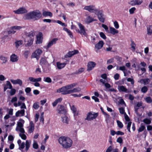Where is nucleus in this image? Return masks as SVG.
<instances>
[{
  "instance_id": "9",
  "label": "nucleus",
  "mask_w": 152,
  "mask_h": 152,
  "mask_svg": "<svg viewBox=\"0 0 152 152\" xmlns=\"http://www.w3.org/2000/svg\"><path fill=\"white\" fill-rule=\"evenodd\" d=\"M22 27L20 26H15L10 27V30L8 31L9 34H14L16 32V30H19L22 28Z\"/></svg>"
},
{
  "instance_id": "5",
  "label": "nucleus",
  "mask_w": 152,
  "mask_h": 152,
  "mask_svg": "<svg viewBox=\"0 0 152 152\" xmlns=\"http://www.w3.org/2000/svg\"><path fill=\"white\" fill-rule=\"evenodd\" d=\"M77 23L80 29L79 30L78 29H76V32L79 33L81 35H83L84 36H86V31L84 26L80 23L77 22Z\"/></svg>"
},
{
  "instance_id": "40",
  "label": "nucleus",
  "mask_w": 152,
  "mask_h": 152,
  "mask_svg": "<svg viewBox=\"0 0 152 152\" xmlns=\"http://www.w3.org/2000/svg\"><path fill=\"white\" fill-rule=\"evenodd\" d=\"M143 122L146 124H149L151 123V120L150 118H145L143 120Z\"/></svg>"
},
{
  "instance_id": "31",
  "label": "nucleus",
  "mask_w": 152,
  "mask_h": 152,
  "mask_svg": "<svg viewBox=\"0 0 152 152\" xmlns=\"http://www.w3.org/2000/svg\"><path fill=\"white\" fill-rule=\"evenodd\" d=\"M143 103L142 102H138L136 105L134 106V110L135 113H137V110L139 107L142 105Z\"/></svg>"
},
{
  "instance_id": "22",
  "label": "nucleus",
  "mask_w": 152,
  "mask_h": 152,
  "mask_svg": "<svg viewBox=\"0 0 152 152\" xmlns=\"http://www.w3.org/2000/svg\"><path fill=\"white\" fill-rule=\"evenodd\" d=\"M28 132L29 133H31L33 132L34 129V125L32 121L30 122V126L28 127Z\"/></svg>"
},
{
  "instance_id": "55",
  "label": "nucleus",
  "mask_w": 152,
  "mask_h": 152,
  "mask_svg": "<svg viewBox=\"0 0 152 152\" xmlns=\"http://www.w3.org/2000/svg\"><path fill=\"white\" fill-rule=\"evenodd\" d=\"M117 123L118 126L120 128H122L123 126L122 123L119 120L117 121Z\"/></svg>"
},
{
  "instance_id": "7",
  "label": "nucleus",
  "mask_w": 152,
  "mask_h": 152,
  "mask_svg": "<svg viewBox=\"0 0 152 152\" xmlns=\"http://www.w3.org/2000/svg\"><path fill=\"white\" fill-rule=\"evenodd\" d=\"M56 110L58 113L60 115L63 114L65 115L67 113V111L64 107L62 105H58Z\"/></svg>"
},
{
  "instance_id": "30",
  "label": "nucleus",
  "mask_w": 152,
  "mask_h": 152,
  "mask_svg": "<svg viewBox=\"0 0 152 152\" xmlns=\"http://www.w3.org/2000/svg\"><path fill=\"white\" fill-rule=\"evenodd\" d=\"M31 144V140H26L25 142V150L27 151L29 149Z\"/></svg>"
},
{
  "instance_id": "2",
  "label": "nucleus",
  "mask_w": 152,
  "mask_h": 152,
  "mask_svg": "<svg viewBox=\"0 0 152 152\" xmlns=\"http://www.w3.org/2000/svg\"><path fill=\"white\" fill-rule=\"evenodd\" d=\"M77 83H73L63 87L57 90L58 93H61L62 94L65 95L71 94V90L73 88L76 86Z\"/></svg>"
},
{
  "instance_id": "29",
  "label": "nucleus",
  "mask_w": 152,
  "mask_h": 152,
  "mask_svg": "<svg viewBox=\"0 0 152 152\" xmlns=\"http://www.w3.org/2000/svg\"><path fill=\"white\" fill-rule=\"evenodd\" d=\"M23 18L25 20L33 19L32 12H31L24 15Z\"/></svg>"
},
{
  "instance_id": "37",
  "label": "nucleus",
  "mask_w": 152,
  "mask_h": 152,
  "mask_svg": "<svg viewBox=\"0 0 152 152\" xmlns=\"http://www.w3.org/2000/svg\"><path fill=\"white\" fill-rule=\"evenodd\" d=\"M63 30L68 33L71 38H72L73 37L72 33L69 29H68L67 28H63Z\"/></svg>"
},
{
  "instance_id": "6",
  "label": "nucleus",
  "mask_w": 152,
  "mask_h": 152,
  "mask_svg": "<svg viewBox=\"0 0 152 152\" xmlns=\"http://www.w3.org/2000/svg\"><path fill=\"white\" fill-rule=\"evenodd\" d=\"M98 116V113L93 112H89L87 114L85 119L89 121L95 119Z\"/></svg>"
},
{
  "instance_id": "60",
  "label": "nucleus",
  "mask_w": 152,
  "mask_h": 152,
  "mask_svg": "<svg viewBox=\"0 0 152 152\" xmlns=\"http://www.w3.org/2000/svg\"><path fill=\"white\" fill-rule=\"evenodd\" d=\"M119 112L121 114H124V113H125V112L124 109L123 107H120L119 108Z\"/></svg>"
},
{
  "instance_id": "44",
  "label": "nucleus",
  "mask_w": 152,
  "mask_h": 152,
  "mask_svg": "<svg viewBox=\"0 0 152 152\" xmlns=\"http://www.w3.org/2000/svg\"><path fill=\"white\" fill-rule=\"evenodd\" d=\"M125 124H127V129L128 130V131L129 132H130L131 131L130 130V128L132 124V122L131 121H129V122H126L125 123Z\"/></svg>"
},
{
  "instance_id": "38",
  "label": "nucleus",
  "mask_w": 152,
  "mask_h": 152,
  "mask_svg": "<svg viewBox=\"0 0 152 152\" xmlns=\"http://www.w3.org/2000/svg\"><path fill=\"white\" fill-rule=\"evenodd\" d=\"M81 88L79 87L75 88L72 89H71V94L73 93H75L79 92L81 91Z\"/></svg>"
},
{
  "instance_id": "43",
  "label": "nucleus",
  "mask_w": 152,
  "mask_h": 152,
  "mask_svg": "<svg viewBox=\"0 0 152 152\" xmlns=\"http://www.w3.org/2000/svg\"><path fill=\"white\" fill-rule=\"evenodd\" d=\"M116 70H120L124 72L126 70V69L125 67L124 66H121L120 67L118 66H117L116 67Z\"/></svg>"
},
{
  "instance_id": "48",
  "label": "nucleus",
  "mask_w": 152,
  "mask_h": 152,
  "mask_svg": "<svg viewBox=\"0 0 152 152\" xmlns=\"http://www.w3.org/2000/svg\"><path fill=\"white\" fill-rule=\"evenodd\" d=\"M53 22H56L58 23L61 25L62 26H64L65 27L67 26L65 24V23H62L61 21L59 20H58L57 21H56L55 20H53Z\"/></svg>"
},
{
  "instance_id": "16",
  "label": "nucleus",
  "mask_w": 152,
  "mask_h": 152,
  "mask_svg": "<svg viewBox=\"0 0 152 152\" xmlns=\"http://www.w3.org/2000/svg\"><path fill=\"white\" fill-rule=\"evenodd\" d=\"M70 109L74 114V116H77L80 114V112L74 105H70Z\"/></svg>"
},
{
  "instance_id": "51",
  "label": "nucleus",
  "mask_w": 152,
  "mask_h": 152,
  "mask_svg": "<svg viewBox=\"0 0 152 152\" xmlns=\"http://www.w3.org/2000/svg\"><path fill=\"white\" fill-rule=\"evenodd\" d=\"M0 59L3 61V63H5L7 61V58L2 56H0Z\"/></svg>"
},
{
  "instance_id": "18",
  "label": "nucleus",
  "mask_w": 152,
  "mask_h": 152,
  "mask_svg": "<svg viewBox=\"0 0 152 152\" xmlns=\"http://www.w3.org/2000/svg\"><path fill=\"white\" fill-rule=\"evenodd\" d=\"M96 64L94 62L90 61L87 64V70L90 71L92 70L95 66Z\"/></svg>"
},
{
  "instance_id": "57",
  "label": "nucleus",
  "mask_w": 152,
  "mask_h": 152,
  "mask_svg": "<svg viewBox=\"0 0 152 152\" xmlns=\"http://www.w3.org/2000/svg\"><path fill=\"white\" fill-rule=\"evenodd\" d=\"M136 8L135 7H133L129 10V12L130 14H133L134 13V11L136 10Z\"/></svg>"
},
{
  "instance_id": "33",
  "label": "nucleus",
  "mask_w": 152,
  "mask_h": 152,
  "mask_svg": "<svg viewBox=\"0 0 152 152\" xmlns=\"http://www.w3.org/2000/svg\"><path fill=\"white\" fill-rule=\"evenodd\" d=\"M140 82L143 83L144 85H146L148 84L151 81V80L149 78H145L140 80Z\"/></svg>"
},
{
  "instance_id": "61",
  "label": "nucleus",
  "mask_w": 152,
  "mask_h": 152,
  "mask_svg": "<svg viewBox=\"0 0 152 152\" xmlns=\"http://www.w3.org/2000/svg\"><path fill=\"white\" fill-rule=\"evenodd\" d=\"M100 36L104 39H106V37L105 34L102 32H101L99 34Z\"/></svg>"
},
{
  "instance_id": "45",
  "label": "nucleus",
  "mask_w": 152,
  "mask_h": 152,
  "mask_svg": "<svg viewBox=\"0 0 152 152\" xmlns=\"http://www.w3.org/2000/svg\"><path fill=\"white\" fill-rule=\"evenodd\" d=\"M39 107V103L37 102L34 103L33 106V107L36 110L38 109Z\"/></svg>"
},
{
  "instance_id": "49",
  "label": "nucleus",
  "mask_w": 152,
  "mask_h": 152,
  "mask_svg": "<svg viewBox=\"0 0 152 152\" xmlns=\"http://www.w3.org/2000/svg\"><path fill=\"white\" fill-rule=\"evenodd\" d=\"M148 90V88L146 86L143 87L141 89V91L142 92L146 93Z\"/></svg>"
},
{
  "instance_id": "10",
  "label": "nucleus",
  "mask_w": 152,
  "mask_h": 152,
  "mask_svg": "<svg viewBox=\"0 0 152 152\" xmlns=\"http://www.w3.org/2000/svg\"><path fill=\"white\" fill-rule=\"evenodd\" d=\"M33 18L35 20H38L41 17L42 15L39 10H36L32 12Z\"/></svg>"
},
{
  "instance_id": "26",
  "label": "nucleus",
  "mask_w": 152,
  "mask_h": 152,
  "mask_svg": "<svg viewBox=\"0 0 152 152\" xmlns=\"http://www.w3.org/2000/svg\"><path fill=\"white\" fill-rule=\"evenodd\" d=\"M18 60V57L15 54H13L10 57V60L12 62H15Z\"/></svg>"
},
{
  "instance_id": "11",
  "label": "nucleus",
  "mask_w": 152,
  "mask_h": 152,
  "mask_svg": "<svg viewBox=\"0 0 152 152\" xmlns=\"http://www.w3.org/2000/svg\"><path fill=\"white\" fill-rule=\"evenodd\" d=\"M84 10L88 11L90 12H94L97 11V9L94 5H89L85 6Z\"/></svg>"
},
{
  "instance_id": "50",
  "label": "nucleus",
  "mask_w": 152,
  "mask_h": 152,
  "mask_svg": "<svg viewBox=\"0 0 152 152\" xmlns=\"http://www.w3.org/2000/svg\"><path fill=\"white\" fill-rule=\"evenodd\" d=\"M6 86L9 89H12V86L10 82L9 81H6Z\"/></svg>"
},
{
  "instance_id": "13",
  "label": "nucleus",
  "mask_w": 152,
  "mask_h": 152,
  "mask_svg": "<svg viewBox=\"0 0 152 152\" xmlns=\"http://www.w3.org/2000/svg\"><path fill=\"white\" fill-rule=\"evenodd\" d=\"M37 40L36 44H41L42 42L43 37L42 33H40L38 35L36 36Z\"/></svg>"
},
{
  "instance_id": "14",
  "label": "nucleus",
  "mask_w": 152,
  "mask_h": 152,
  "mask_svg": "<svg viewBox=\"0 0 152 152\" xmlns=\"http://www.w3.org/2000/svg\"><path fill=\"white\" fill-rule=\"evenodd\" d=\"M79 51L77 50H75L74 51H69L65 56V58H67L71 57L73 56L78 53Z\"/></svg>"
},
{
  "instance_id": "47",
  "label": "nucleus",
  "mask_w": 152,
  "mask_h": 152,
  "mask_svg": "<svg viewBox=\"0 0 152 152\" xmlns=\"http://www.w3.org/2000/svg\"><path fill=\"white\" fill-rule=\"evenodd\" d=\"M43 80L45 82L48 83H50L52 82V80L49 77H44L43 79Z\"/></svg>"
},
{
  "instance_id": "17",
  "label": "nucleus",
  "mask_w": 152,
  "mask_h": 152,
  "mask_svg": "<svg viewBox=\"0 0 152 152\" xmlns=\"http://www.w3.org/2000/svg\"><path fill=\"white\" fill-rule=\"evenodd\" d=\"M61 117L62 121L63 123L68 124L70 121V117L66 115Z\"/></svg>"
},
{
  "instance_id": "41",
  "label": "nucleus",
  "mask_w": 152,
  "mask_h": 152,
  "mask_svg": "<svg viewBox=\"0 0 152 152\" xmlns=\"http://www.w3.org/2000/svg\"><path fill=\"white\" fill-rule=\"evenodd\" d=\"M130 45L131 46V48H132V50L133 51H134L135 50L136 45L134 42L132 40L131 41Z\"/></svg>"
},
{
  "instance_id": "32",
  "label": "nucleus",
  "mask_w": 152,
  "mask_h": 152,
  "mask_svg": "<svg viewBox=\"0 0 152 152\" xmlns=\"http://www.w3.org/2000/svg\"><path fill=\"white\" fill-rule=\"evenodd\" d=\"M42 14L45 17L48 16L51 17L53 16V14L52 12H50L46 11L45 10L43 11Z\"/></svg>"
},
{
  "instance_id": "28",
  "label": "nucleus",
  "mask_w": 152,
  "mask_h": 152,
  "mask_svg": "<svg viewBox=\"0 0 152 152\" xmlns=\"http://www.w3.org/2000/svg\"><path fill=\"white\" fill-rule=\"evenodd\" d=\"M66 64L65 63H61L60 62H57L56 63V66L58 69H60L64 68Z\"/></svg>"
},
{
  "instance_id": "62",
  "label": "nucleus",
  "mask_w": 152,
  "mask_h": 152,
  "mask_svg": "<svg viewBox=\"0 0 152 152\" xmlns=\"http://www.w3.org/2000/svg\"><path fill=\"white\" fill-rule=\"evenodd\" d=\"M117 142L120 144H122L123 143V139L121 137H119L117 140Z\"/></svg>"
},
{
  "instance_id": "39",
  "label": "nucleus",
  "mask_w": 152,
  "mask_h": 152,
  "mask_svg": "<svg viewBox=\"0 0 152 152\" xmlns=\"http://www.w3.org/2000/svg\"><path fill=\"white\" fill-rule=\"evenodd\" d=\"M147 34L150 35L152 34V26H150L147 27Z\"/></svg>"
},
{
  "instance_id": "42",
  "label": "nucleus",
  "mask_w": 152,
  "mask_h": 152,
  "mask_svg": "<svg viewBox=\"0 0 152 152\" xmlns=\"http://www.w3.org/2000/svg\"><path fill=\"white\" fill-rule=\"evenodd\" d=\"M145 101L148 103H151L152 102V99L150 96H148L144 98Z\"/></svg>"
},
{
  "instance_id": "23",
  "label": "nucleus",
  "mask_w": 152,
  "mask_h": 152,
  "mask_svg": "<svg viewBox=\"0 0 152 152\" xmlns=\"http://www.w3.org/2000/svg\"><path fill=\"white\" fill-rule=\"evenodd\" d=\"M98 17L99 19L101 22L102 23L104 22L105 18L102 12H99L98 13Z\"/></svg>"
},
{
  "instance_id": "24",
  "label": "nucleus",
  "mask_w": 152,
  "mask_h": 152,
  "mask_svg": "<svg viewBox=\"0 0 152 152\" xmlns=\"http://www.w3.org/2000/svg\"><path fill=\"white\" fill-rule=\"evenodd\" d=\"M96 20L94 19L90 16H88L85 19V22L87 23H89L94 21H96Z\"/></svg>"
},
{
  "instance_id": "3",
  "label": "nucleus",
  "mask_w": 152,
  "mask_h": 152,
  "mask_svg": "<svg viewBox=\"0 0 152 152\" xmlns=\"http://www.w3.org/2000/svg\"><path fill=\"white\" fill-rule=\"evenodd\" d=\"M35 36V33L31 31L29 33L25 39L24 41L27 42V45L28 46H30L33 44L34 40V37Z\"/></svg>"
},
{
  "instance_id": "46",
  "label": "nucleus",
  "mask_w": 152,
  "mask_h": 152,
  "mask_svg": "<svg viewBox=\"0 0 152 152\" xmlns=\"http://www.w3.org/2000/svg\"><path fill=\"white\" fill-rule=\"evenodd\" d=\"M23 41L22 40H19L16 42H15L16 46L17 48L19 46L23 44Z\"/></svg>"
},
{
  "instance_id": "58",
  "label": "nucleus",
  "mask_w": 152,
  "mask_h": 152,
  "mask_svg": "<svg viewBox=\"0 0 152 152\" xmlns=\"http://www.w3.org/2000/svg\"><path fill=\"white\" fill-rule=\"evenodd\" d=\"M136 5H140L143 2L142 0H135Z\"/></svg>"
},
{
  "instance_id": "36",
  "label": "nucleus",
  "mask_w": 152,
  "mask_h": 152,
  "mask_svg": "<svg viewBox=\"0 0 152 152\" xmlns=\"http://www.w3.org/2000/svg\"><path fill=\"white\" fill-rule=\"evenodd\" d=\"M19 132H20V133L19 134V136L23 140H26L27 138V137L26 135L24 134L25 132L24 130V132L21 131Z\"/></svg>"
},
{
  "instance_id": "8",
  "label": "nucleus",
  "mask_w": 152,
  "mask_h": 152,
  "mask_svg": "<svg viewBox=\"0 0 152 152\" xmlns=\"http://www.w3.org/2000/svg\"><path fill=\"white\" fill-rule=\"evenodd\" d=\"M24 121L22 119L19 120L17 123V126L16 128V130L17 131H21L24 132V129L23 128V124Z\"/></svg>"
},
{
  "instance_id": "34",
  "label": "nucleus",
  "mask_w": 152,
  "mask_h": 152,
  "mask_svg": "<svg viewBox=\"0 0 152 152\" xmlns=\"http://www.w3.org/2000/svg\"><path fill=\"white\" fill-rule=\"evenodd\" d=\"M118 89L120 91L126 92L127 90L126 88L123 86H118Z\"/></svg>"
},
{
  "instance_id": "53",
  "label": "nucleus",
  "mask_w": 152,
  "mask_h": 152,
  "mask_svg": "<svg viewBox=\"0 0 152 152\" xmlns=\"http://www.w3.org/2000/svg\"><path fill=\"white\" fill-rule=\"evenodd\" d=\"M145 129V127L144 126L142 125V124H141V125L140 126V127H139V129H138V131L139 132H140L142 131L143 130H144V129Z\"/></svg>"
},
{
  "instance_id": "56",
  "label": "nucleus",
  "mask_w": 152,
  "mask_h": 152,
  "mask_svg": "<svg viewBox=\"0 0 152 152\" xmlns=\"http://www.w3.org/2000/svg\"><path fill=\"white\" fill-rule=\"evenodd\" d=\"M25 143L24 142H22L21 144L19 145V148L20 150L23 149L25 147Z\"/></svg>"
},
{
  "instance_id": "54",
  "label": "nucleus",
  "mask_w": 152,
  "mask_h": 152,
  "mask_svg": "<svg viewBox=\"0 0 152 152\" xmlns=\"http://www.w3.org/2000/svg\"><path fill=\"white\" fill-rule=\"evenodd\" d=\"M11 89V90L10 92V94L11 96L15 94L16 90L15 89L12 88Z\"/></svg>"
},
{
  "instance_id": "20",
  "label": "nucleus",
  "mask_w": 152,
  "mask_h": 152,
  "mask_svg": "<svg viewBox=\"0 0 152 152\" xmlns=\"http://www.w3.org/2000/svg\"><path fill=\"white\" fill-rule=\"evenodd\" d=\"M10 81L13 84H18L20 86H21L23 84L22 80L20 79H17L16 80L11 79Z\"/></svg>"
},
{
  "instance_id": "4",
  "label": "nucleus",
  "mask_w": 152,
  "mask_h": 152,
  "mask_svg": "<svg viewBox=\"0 0 152 152\" xmlns=\"http://www.w3.org/2000/svg\"><path fill=\"white\" fill-rule=\"evenodd\" d=\"M42 53L43 51L41 49L39 48H37L32 53L31 58H35L38 60Z\"/></svg>"
},
{
  "instance_id": "52",
  "label": "nucleus",
  "mask_w": 152,
  "mask_h": 152,
  "mask_svg": "<svg viewBox=\"0 0 152 152\" xmlns=\"http://www.w3.org/2000/svg\"><path fill=\"white\" fill-rule=\"evenodd\" d=\"M33 148L35 149H37L38 148V145L37 142L35 141H34V143L33 145Z\"/></svg>"
},
{
  "instance_id": "19",
  "label": "nucleus",
  "mask_w": 152,
  "mask_h": 152,
  "mask_svg": "<svg viewBox=\"0 0 152 152\" xmlns=\"http://www.w3.org/2000/svg\"><path fill=\"white\" fill-rule=\"evenodd\" d=\"M104 43L103 41H100L95 45V49L96 52H98V50L101 49L103 46Z\"/></svg>"
},
{
  "instance_id": "27",
  "label": "nucleus",
  "mask_w": 152,
  "mask_h": 152,
  "mask_svg": "<svg viewBox=\"0 0 152 152\" xmlns=\"http://www.w3.org/2000/svg\"><path fill=\"white\" fill-rule=\"evenodd\" d=\"M118 151L119 150L118 149L116 148L113 149L112 146H110L107 148L105 152H118Z\"/></svg>"
},
{
  "instance_id": "12",
  "label": "nucleus",
  "mask_w": 152,
  "mask_h": 152,
  "mask_svg": "<svg viewBox=\"0 0 152 152\" xmlns=\"http://www.w3.org/2000/svg\"><path fill=\"white\" fill-rule=\"evenodd\" d=\"M14 12L15 14H23L26 13L27 12V10L24 7H21L17 10H14Z\"/></svg>"
},
{
  "instance_id": "21",
  "label": "nucleus",
  "mask_w": 152,
  "mask_h": 152,
  "mask_svg": "<svg viewBox=\"0 0 152 152\" xmlns=\"http://www.w3.org/2000/svg\"><path fill=\"white\" fill-rule=\"evenodd\" d=\"M58 40V38H54L51 41H50L48 43L47 46V48L48 49L50 48L53 44L56 43V42Z\"/></svg>"
},
{
  "instance_id": "63",
  "label": "nucleus",
  "mask_w": 152,
  "mask_h": 152,
  "mask_svg": "<svg viewBox=\"0 0 152 152\" xmlns=\"http://www.w3.org/2000/svg\"><path fill=\"white\" fill-rule=\"evenodd\" d=\"M84 71V69L83 68H81L79 69L78 71L76 72V74H80L83 72Z\"/></svg>"
},
{
  "instance_id": "25",
  "label": "nucleus",
  "mask_w": 152,
  "mask_h": 152,
  "mask_svg": "<svg viewBox=\"0 0 152 152\" xmlns=\"http://www.w3.org/2000/svg\"><path fill=\"white\" fill-rule=\"evenodd\" d=\"M25 111L23 109L18 110L15 113V116L17 117L23 116L25 114Z\"/></svg>"
},
{
  "instance_id": "1",
  "label": "nucleus",
  "mask_w": 152,
  "mask_h": 152,
  "mask_svg": "<svg viewBox=\"0 0 152 152\" xmlns=\"http://www.w3.org/2000/svg\"><path fill=\"white\" fill-rule=\"evenodd\" d=\"M58 142L63 148H70L72 143V141L70 139L65 137H60L58 139Z\"/></svg>"
},
{
  "instance_id": "35",
  "label": "nucleus",
  "mask_w": 152,
  "mask_h": 152,
  "mask_svg": "<svg viewBox=\"0 0 152 152\" xmlns=\"http://www.w3.org/2000/svg\"><path fill=\"white\" fill-rule=\"evenodd\" d=\"M110 32L113 35L117 34L118 33V31L115 29L114 28L112 27H110Z\"/></svg>"
},
{
  "instance_id": "59",
  "label": "nucleus",
  "mask_w": 152,
  "mask_h": 152,
  "mask_svg": "<svg viewBox=\"0 0 152 152\" xmlns=\"http://www.w3.org/2000/svg\"><path fill=\"white\" fill-rule=\"evenodd\" d=\"M124 117L126 121H127L128 122H129V121H130V119L129 116H128V115L126 114V113H124Z\"/></svg>"
},
{
  "instance_id": "64",
  "label": "nucleus",
  "mask_w": 152,
  "mask_h": 152,
  "mask_svg": "<svg viewBox=\"0 0 152 152\" xmlns=\"http://www.w3.org/2000/svg\"><path fill=\"white\" fill-rule=\"evenodd\" d=\"M114 26L116 29H118L119 28V25L117 21H115L114 22Z\"/></svg>"
},
{
  "instance_id": "15",
  "label": "nucleus",
  "mask_w": 152,
  "mask_h": 152,
  "mask_svg": "<svg viewBox=\"0 0 152 152\" xmlns=\"http://www.w3.org/2000/svg\"><path fill=\"white\" fill-rule=\"evenodd\" d=\"M40 64L42 67L48 66H49V64L46 59L44 58H42L40 59Z\"/></svg>"
}]
</instances>
